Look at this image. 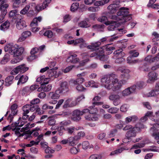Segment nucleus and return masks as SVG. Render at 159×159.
<instances>
[{"label": "nucleus", "mask_w": 159, "mask_h": 159, "mask_svg": "<svg viewBox=\"0 0 159 159\" xmlns=\"http://www.w3.org/2000/svg\"><path fill=\"white\" fill-rule=\"evenodd\" d=\"M159 94V83H156L154 87L147 94L148 97H157Z\"/></svg>", "instance_id": "8"}, {"label": "nucleus", "mask_w": 159, "mask_h": 159, "mask_svg": "<svg viewBox=\"0 0 159 159\" xmlns=\"http://www.w3.org/2000/svg\"><path fill=\"white\" fill-rule=\"evenodd\" d=\"M28 79V77L26 75H21L19 74L15 78V80H18L17 84H24L26 83Z\"/></svg>", "instance_id": "13"}, {"label": "nucleus", "mask_w": 159, "mask_h": 159, "mask_svg": "<svg viewBox=\"0 0 159 159\" xmlns=\"http://www.w3.org/2000/svg\"><path fill=\"white\" fill-rule=\"evenodd\" d=\"M85 85L86 87L97 88L98 86V84L93 80L85 82Z\"/></svg>", "instance_id": "32"}, {"label": "nucleus", "mask_w": 159, "mask_h": 159, "mask_svg": "<svg viewBox=\"0 0 159 159\" xmlns=\"http://www.w3.org/2000/svg\"><path fill=\"white\" fill-rule=\"evenodd\" d=\"M100 8L99 7H90L88 9V11L92 12H97L100 10Z\"/></svg>", "instance_id": "55"}, {"label": "nucleus", "mask_w": 159, "mask_h": 159, "mask_svg": "<svg viewBox=\"0 0 159 159\" xmlns=\"http://www.w3.org/2000/svg\"><path fill=\"white\" fill-rule=\"evenodd\" d=\"M85 81L84 79L82 77H79L75 80H72L71 83L74 84H82Z\"/></svg>", "instance_id": "37"}, {"label": "nucleus", "mask_w": 159, "mask_h": 159, "mask_svg": "<svg viewBox=\"0 0 159 159\" xmlns=\"http://www.w3.org/2000/svg\"><path fill=\"white\" fill-rule=\"evenodd\" d=\"M71 122L70 120H63L59 123V127L58 128L59 130L60 129L63 130L64 129V126H67L70 124Z\"/></svg>", "instance_id": "35"}, {"label": "nucleus", "mask_w": 159, "mask_h": 159, "mask_svg": "<svg viewBox=\"0 0 159 159\" xmlns=\"http://www.w3.org/2000/svg\"><path fill=\"white\" fill-rule=\"evenodd\" d=\"M31 34L30 31H27L24 32L21 34V36L18 39V42H21L25 40L28 37L30 36Z\"/></svg>", "instance_id": "23"}, {"label": "nucleus", "mask_w": 159, "mask_h": 159, "mask_svg": "<svg viewBox=\"0 0 159 159\" xmlns=\"http://www.w3.org/2000/svg\"><path fill=\"white\" fill-rule=\"evenodd\" d=\"M101 50H99V52L98 56V59H99L101 61H105L107 60L108 58V56H107L105 55L103 53L104 52V51L100 49Z\"/></svg>", "instance_id": "29"}, {"label": "nucleus", "mask_w": 159, "mask_h": 159, "mask_svg": "<svg viewBox=\"0 0 159 159\" xmlns=\"http://www.w3.org/2000/svg\"><path fill=\"white\" fill-rule=\"evenodd\" d=\"M153 127H152L150 128V132L151 134H152V136L154 137L153 135V132L157 134H158V133H157V132L158 131V129L157 128L159 127V124L157 123L154 124L153 125Z\"/></svg>", "instance_id": "36"}, {"label": "nucleus", "mask_w": 159, "mask_h": 159, "mask_svg": "<svg viewBox=\"0 0 159 159\" xmlns=\"http://www.w3.org/2000/svg\"><path fill=\"white\" fill-rule=\"evenodd\" d=\"M119 111V108L116 107H112L109 109L107 111L111 114H115L118 112Z\"/></svg>", "instance_id": "54"}, {"label": "nucleus", "mask_w": 159, "mask_h": 159, "mask_svg": "<svg viewBox=\"0 0 159 159\" xmlns=\"http://www.w3.org/2000/svg\"><path fill=\"white\" fill-rule=\"evenodd\" d=\"M101 82L102 86L107 89H111L113 91L115 86L118 82V79L114 74H112L103 76L101 79Z\"/></svg>", "instance_id": "2"}, {"label": "nucleus", "mask_w": 159, "mask_h": 159, "mask_svg": "<svg viewBox=\"0 0 159 159\" xmlns=\"http://www.w3.org/2000/svg\"><path fill=\"white\" fill-rule=\"evenodd\" d=\"M14 78V76L12 75L8 76L5 80L6 85L7 86H9L12 83Z\"/></svg>", "instance_id": "39"}, {"label": "nucleus", "mask_w": 159, "mask_h": 159, "mask_svg": "<svg viewBox=\"0 0 159 159\" xmlns=\"http://www.w3.org/2000/svg\"><path fill=\"white\" fill-rule=\"evenodd\" d=\"M16 28L19 30L22 29L26 26L25 21L21 18L16 19Z\"/></svg>", "instance_id": "14"}, {"label": "nucleus", "mask_w": 159, "mask_h": 159, "mask_svg": "<svg viewBox=\"0 0 159 159\" xmlns=\"http://www.w3.org/2000/svg\"><path fill=\"white\" fill-rule=\"evenodd\" d=\"M89 108L84 109L81 111V112H82V115L88 113H95L98 111L97 109L96 108H94V107L93 106L89 107Z\"/></svg>", "instance_id": "21"}, {"label": "nucleus", "mask_w": 159, "mask_h": 159, "mask_svg": "<svg viewBox=\"0 0 159 159\" xmlns=\"http://www.w3.org/2000/svg\"><path fill=\"white\" fill-rule=\"evenodd\" d=\"M85 118L86 120L92 121H97L98 119V116L95 113H89L85 116Z\"/></svg>", "instance_id": "16"}, {"label": "nucleus", "mask_w": 159, "mask_h": 159, "mask_svg": "<svg viewBox=\"0 0 159 159\" xmlns=\"http://www.w3.org/2000/svg\"><path fill=\"white\" fill-rule=\"evenodd\" d=\"M57 69V67H55V68H51L48 71L47 75L48 77L50 78L51 80L58 77V75L56 71Z\"/></svg>", "instance_id": "10"}, {"label": "nucleus", "mask_w": 159, "mask_h": 159, "mask_svg": "<svg viewBox=\"0 0 159 159\" xmlns=\"http://www.w3.org/2000/svg\"><path fill=\"white\" fill-rule=\"evenodd\" d=\"M6 52H8L11 54H13L14 57H20L24 51L23 47L18 48V45L13 43H10L7 44L4 48Z\"/></svg>", "instance_id": "3"}, {"label": "nucleus", "mask_w": 159, "mask_h": 159, "mask_svg": "<svg viewBox=\"0 0 159 159\" xmlns=\"http://www.w3.org/2000/svg\"><path fill=\"white\" fill-rule=\"evenodd\" d=\"M115 49V47H110L109 44H107L105 46V50L107 54H110L112 52V51Z\"/></svg>", "instance_id": "42"}, {"label": "nucleus", "mask_w": 159, "mask_h": 159, "mask_svg": "<svg viewBox=\"0 0 159 159\" xmlns=\"http://www.w3.org/2000/svg\"><path fill=\"white\" fill-rule=\"evenodd\" d=\"M126 61L127 63L130 65H134L142 62V61L139 59H132V58H131V57H128L126 59Z\"/></svg>", "instance_id": "28"}, {"label": "nucleus", "mask_w": 159, "mask_h": 159, "mask_svg": "<svg viewBox=\"0 0 159 159\" xmlns=\"http://www.w3.org/2000/svg\"><path fill=\"white\" fill-rule=\"evenodd\" d=\"M82 112L79 110L74 111L73 113L72 119L74 121H78L81 119L80 116L82 115Z\"/></svg>", "instance_id": "18"}, {"label": "nucleus", "mask_w": 159, "mask_h": 159, "mask_svg": "<svg viewBox=\"0 0 159 159\" xmlns=\"http://www.w3.org/2000/svg\"><path fill=\"white\" fill-rule=\"evenodd\" d=\"M77 57V55L76 54L71 55L67 58L66 60L67 62L73 63H77L80 60Z\"/></svg>", "instance_id": "19"}, {"label": "nucleus", "mask_w": 159, "mask_h": 159, "mask_svg": "<svg viewBox=\"0 0 159 159\" xmlns=\"http://www.w3.org/2000/svg\"><path fill=\"white\" fill-rule=\"evenodd\" d=\"M139 125L138 126V128H134V129L129 130L127 132L126 134V137L128 139H131L132 137H135L136 136V129L139 130L144 128L143 126L141 124H139Z\"/></svg>", "instance_id": "6"}, {"label": "nucleus", "mask_w": 159, "mask_h": 159, "mask_svg": "<svg viewBox=\"0 0 159 159\" xmlns=\"http://www.w3.org/2000/svg\"><path fill=\"white\" fill-rule=\"evenodd\" d=\"M129 53L130 54V55L128 57H131V58H132L133 57H137L139 55V52H136L134 50L129 51Z\"/></svg>", "instance_id": "48"}, {"label": "nucleus", "mask_w": 159, "mask_h": 159, "mask_svg": "<svg viewBox=\"0 0 159 159\" xmlns=\"http://www.w3.org/2000/svg\"><path fill=\"white\" fill-rule=\"evenodd\" d=\"M112 59L114 60V62L116 64H120L125 61L124 58L125 53L123 52L122 49H119L115 51L113 53Z\"/></svg>", "instance_id": "4"}, {"label": "nucleus", "mask_w": 159, "mask_h": 159, "mask_svg": "<svg viewBox=\"0 0 159 159\" xmlns=\"http://www.w3.org/2000/svg\"><path fill=\"white\" fill-rule=\"evenodd\" d=\"M139 124L136 125V126L133 127L130 125H126L123 128V130H131L132 129H134V128H138V126L139 125Z\"/></svg>", "instance_id": "43"}, {"label": "nucleus", "mask_w": 159, "mask_h": 159, "mask_svg": "<svg viewBox=\"0 0 159 159\" xmlns=\"http://www.w3.org/2000/svg\"><path fill=\"white\" fill-rule=\"evenodd\" d=\"M39 51L38 48H33L30 52L31 55L30 57V59L31 60H33L37 57V56L35 54L37 53Z\"/></svg>", "instance_id": "27"}, {"label": "nucleus", "mask_w": 159, "mask_h": 159, "mask_svg": "<svg viewBox=\"0 0 159 159\" xmlns=\"http://www.w3.org/2000/svg\"><path fill=\"white\" fill-rule=\"evenodd\" d=\"M85 133L84 132L81 131L78 133L77 135L75 136V137L78 140L80 139L85 135Z\"/></svg>", "instance_id": "58"}, {"label": "nucleus", "mask_w": 159, "mask_h": 159, "mask_svg": "<svg viewBox=\"0 0 159 159\" xmlns=\"http://www.w3.org/2000/svg\"><path fill=\"white\" fill-rule=\"evenodd\" d=\"M119 70L121 73L125 74H122L121 75V78H125L127 80L129 79L130 76L129 73L130 72V71L129 69L120 68L119 69Z\"/></svg>", "instance_id": "15"}, {"label": "nucleus", "mask_w": 159, "mask_h": 159, "mask_svg": "<svg viewBox=\"0 0 159 159\" xmlns=\"http://www.w3.org/2000/svg\"><path fill=\"white\" fill-rule=\"evenodd\" d=\"M70 151L72 154H76L80 151V150L76 147H72L70 149Z\"/></svg>", "instance_id": "52"}, {"label": "nucleus", "mask_w": 159, "mask_h": 159, "mask_svg": "<svg viewBox=\"0 0 159 159\" xmlns=\"http://www.w3.org/2000/svg\"><path fill=\"white\" fill-rule=\"evenodd\" d=\"M129 106L128 105L124 104L122 105L120 107V111L123 112H126L128 110Z\"/></svg>", "instance_id": "50"}, {"label": "nucleus", "mask_w": 159, "mask_h": 159, "mask_svg": "<svg viewBox=\"0 0 159 159\" xmlns=\"http://www.w3.org/2000/svg\"><path fill=\"white\" fill-rule=\"evenodd\" d=\"M82 148L84 149H86L88 148H93L92 145H90L88 141H84L82 143Z\"/></svg>", "instance_id": "44"}, {"label": "nucleus", "mask_w": 159, "mask_h": 159, "mask_svg": "<svg viewBox=\"0 0 159 159\" xmlns=\"http://www.w3.org/2000/svg\"><path fill=\"white\" fill-rule=\"evenodd\" d=\"M17 105L16 104H13L11 106V114H10L8 117V120L11 122L13 118V116L16 115L17 113Z\"/></svg>", "instance_id": "12"}, {"label": "nucleus", "mask_w": 159, "mask_h": 159, "mask_svg": "<svg viewBox=\"0 0 159 159\" xmlns=\"http://www.w3.org/2000/svg\"><path fill=\"white\" fill-rule=\"evenodd\" d=\"M8 7V4L7 3V0H0V11H4L6 13V9Z\"/></svg>", "instance_id": "17"}, {"label": "nucleus", "mask_w": 159, "mask_h": 159, "mask_svg": "<svg viewBox=\"0 0 159 159\" xmlns=\"http://www.w3.org/2000/svg\"><path fill=\"white\" fill-rule=\"evenodd\" d=\"M104 26V25H95L93 26V28L94 29L97 30L99 31H103Z\"/></svg>", "instance_id": "53"}, {"label": "nucleus", "mask_w": 159, "mask_h": 159, "mask_svg": "<svg viewBox=\"0 0 159 159\" xmlns=\"http://www.w3.org/2000/svg\"><path fill=\"white\" fill-rule=\"evenodd\" d=\"M28 67H26L25 64L20 65L13 69L11 72V74L15 75L17 74L19 72L23 73L28 70Z\"/></svg>", "instance_id": "5"}, {"label": "nucleus", "mask_w": 159, "mask_h": 159, "mask_svg": "<svg viewBox=\"0 0 159 159\" xmlns=\"http://www.w3.org/2000/svg\"><path fill=\"white\" fill-rule=\"evenodd\" d=\"M30 104H27L24 106L22 108L23 113L25 114H28L30 112Z\"/></svg>", "instance_id": "46"}, {"label": "nucleus", "mask_w": 159, "mask_h": 159, "mask_svg": "<svg viewBox=\"0 0 159 159\" xmlns=\"http://www.w3.org/2000/svg\"><path fill=\"white\" fill-rule=\"evenodd\" d=\"M42 17L41 16H39L34 18L30 24L31 26H37L38 23L42 21Z\"/></svg>", "instance_id": "30"}, {"label": "nucleus", "mask_w": 159, "mask_h": 159, "mask_svg": "<svg viewBox=\"0 0 159 159\" xmlns=\"http://www.w3.org/2000/svg\"><path fill=\"white\" fill-rule=\"evenodd\" d=\"M46 5H44L43 3L42 4L37 5L35 7V10L37 11H39L46 8Z\"/></svg>", "instance_id": "47"}, {"label": "nucleus", "mask_w": 159, "mask_h": 159, "mask_svg": "<svg viewBox=\"0 0 159 159\" xmlns=\"http://www.w3.org/2000/svg\"><path fill=\"white\" fill-rule=\"evenodd\" d=\"M57 90L60 93L68 92L69 91V87L66 81L61 82L60 87Z\"/></svg>", "instance_id": "11"}, {"label": "nucleus", "mask_w": 159, "mask_h": 159, "mask_svg": "<svg viewBox=\"0 0 159 159\" xmlns=\"http://www.w3.org/2000/svg\"><path fill=\"white\" fill-rule=\"evenodd\" d=\"M10 23L9 21H7L1 25L0 29L1 30L4 31L8 29Z\"/></svg>", "instance_id": "34"}, {"label": "nucleus", "mask_w": 159, "mask_h": 159, "mask_svg": "<svg viewBox=\"0 0 159 159\" xmlns=\"http://www.w3.org/2000/svg\"><path fill=\"white\" fill-rule=\"evenodd\" d=\"M18 125V124L17 123H15V128L14 129H13L12 131H14L15 134L16 135L18 136H23V134H20V132H21L22 131H23L22 129H21L22 130H20V128L17 127V126Z\"/></svg>", "instance_id": "33"}, {"label": "nucleus", "mask_w": 159, "mask_h": 159, "mask_svg": "<svg viewBox=\"0 0 159 159\" xmlns=\"http://www.w3.org/2000/svg\"><path fill=\"white\" fill-rule=\"evenodd\" d=\"M30 6L27 5L20 11V13L21 14H25L27 13L30 9Z\"/></svg>", "instance_id": "63"}, {"label": "nucleus", "mask_w": 159, "mask_h": 159, "mask_svg": "<svg viewBox=\"0 0 159 159\" xmlns=\"http://www.w3.org/2000/svg\"><path fill=\"white\" fill-rule=\"evenodd\" d=\"M123 150V148H121L111 152L110 154V155L113 156L117 155L121 153Z\"/></svg>", "instance_id": "49"}, {"label": "nucleus", "mask_w": 159, "mask_h": 159, "mask_svg": "<svg viewBox=\"0 0 159 159\" xmlns=\"http://www.w3.org/2000/svg\"><path fill=\"white\" fill-rule=\"evenodd\" d=\"M68 143L69 145L74 146L77 143V140L74 137H71L68 138Z\"/></svg>", "instance_id": "31"}, {"label": "nucleus", "mask_w": 159, "mask_h": 159, "mask_svg": "<svg viewBox=\"0 0 159 159\" xmlns=\"http://www.w3.org/2000/svg\"><path fill=\"white\" fill-rule=\"evenodd\" d=\"M15 123H12L11 125H8L6 127H4L2 129L3 131H4L7 129L8 130H10L11 129L12 130L13 129H14L15 128Z\"/></svg>", "instance_id": "62"}, {"label": "nucleus", "mask_w": 159, "mask_h": 159, "mask_svg": "<svg viewBox=\"0 0 159 159\" xmlns=\"http://www.w3.org/2000/svg\"><path fill=\"white\" fill-rule=\"evenodd\" d=\"M158 74L154 71L149 72L148 75V79L147 82L148 84H152L158 79Z\"/></svg>", "instance_id": "7"}, {"label": "nucleus", "mask_w": 159, "mask_h": 159, "mask_svg": "<svg viewBox=\"0 0 159 159\" xmlns=\"http://www.w3.org/2000/svg\"><path fill=\"white\" fill-rule=\"evenodd\" d=\"M136 86L134 85L131 87L126 89L122 92V95L123 97H126L135 92Z\"/></svg>", "instance_id": "9"}, {"label": "nucleus", "mask_w": 159, "mask_h": 159, "mask_svg": "<svg viewBox=\"0 0 159 159\" xmlns=\"http://www.w3.org/2000/svg\"><path fill=\"white\" fill-rule=\"evenodd\" d=\"M159 60V58L157 57H152L151 55H148L144 59L145 61L147 62L151 63L156 61H157Z\"/></svg>", "instance_id": "26"}, {"label": "nucleus", "mask_w": 159, "mask_h": 159, "mask_svg": "<svg viewBox=\"0 0 159 159\" xmlns=\"http://www.w3.org/2000/svg\"><path fill=\"white\" fill-rule=\"evenodd\" d=\"M77 85L76 87V89L79 91H84L86 90V89L81 84H76Z\"/></svg>", "instance_id": "64"}, {"label": "nucleus", "mask_w": 159, "mask_h": 159, "mask_svg": "<svg viewBox=\"0 0 159 159\" xmlns=\"http://www.w3.org/2000/svg\"><path fill=\"white\" fill-rule=\"evenodd\" d=\"M109 2V0H102L96 1L94 4L95 6L99 7L103 6L108 3Z\"/></svg>", "instance_id": "38"}, {"label": "nucleus", "mask_w": 159, "mask_h": 159, "mask_svg": "<svg viewBox=\"0 0 159 159\" xmlns=\"http://www.w3.org/2000/svg\"><path fill=\"white\" fill-rule=\"evenodd\" d=\"M79 25L80 27L82 28H87L89 26V25L85 21H81L79 24Z\"/></svg>", "instance_id": "56"}, {"label": "nucleus", "mask_w": 159, "mask_h": 159, "mask_svg": "<svg viewBox=\"0 0 159 159\" xmlns=\"http://www.w3.org/2000/svg\"><path fill=\"white\" fill-rule=\"evenodd\" d=\"M79 7V4L78 2L73 3L70 7V11H75L78 9Z\"/></svg>", "instance_id": "41"}, {"label": "nucleus", "mask_w": 159, "mask_h": 159, "mask_svg": "<svg viewBox=\"0 0 159 159\" xmlns=\"http://www.w3.org/2000/svg\"><path fill=\"white\" fill-rule=\"evenodd\" d=\"M43 35L48 38H51L53 36V33L51 30H47L44 33Z\"/></svg>", "instance_id": "61"}, {"label": "nucleus", "mask_w": 159, "mask_h": 159, "mask_svg": "<svg viewBox=\"0 0 159 159\" xmlns=\"http://www.w3.org/2000/svg\"><path fill=\"white\" fill-rule=\"evenodd\" d=\"M153 112L152 111H148L145 114V116L141 118V120L142 122H144L147 120L148 117H151L152 116Z\"/></svg>", "instance_id": "40"}, {"label": "nucleus", "mask_w": 159, "mask_h": 159, "mask_svg": "<svg viewBox=\"0 0 159 159\" xmlns=\"http://www.w3.org/2000/svg\"><path fill=\"white\" fill-rule=\"evenodd\" d=\"M10 59V56L8 54H6L3 57V59L1 61L2 64H5Z\"/></svg>", "instance_id": "45"}, {"label": "nucleus", "mask_w": 159, "mask_h": 159, "mask_svg": "<svg viewBox=\"0 0 159 159\" xmlns=\"http://www.w3.org/2000/svg\"><path fill=\"white\" fill-rule=\"evenodd\" d=\"M124 79L120 80L119 81L118 80V82L116 83V84L115 85L114 88L113 90L115 91L118 90L121 88L122 85L125 84L127 82L126 79L124 78Z\"/></svg>", "instance_id": "20"}, {"label": "nucleus", "mask_w": 159, "mask_h": 159, "mask_svg": "<svg viewBox=\"0 0 159 159\" xmlns=\"http://www.w3.org/2000/svg\"><path fill=\"white\" fill-rule=\"evenodd\" d=\"M127 8L122 7L117 12V15H113L111 17V19L115 20V21H107L105 22V24L109 25L107 27L109 31L114 30L116 26V24L119 25L124 24L125 22L130 20L132 19L130 15H129V12Z\"/></svg>", "instance_id": "1"}, {"label": "nucleus", "mask_w": 159, "mask_h": 159, "mask_svg": "<svg viewBox=\"0 0 159 159\" xmlns=\"http://www.w3.org/2000/svg\"><path fill=\"white\" fill-rule=\"evenodd\" d=\"M152 36L153 37L152 39L153 42H155L159 40V34L157 32H153L152 34Z\"/></svg>", "instance_id": "51"}, {"label": "nucleus", "mask_w": 159, "mask_h": 159, "mask_svg": "<svg viewBox=\"0 0 159 159\" xmlns=\"http://www.w3.org/2000/svg\"><path fill=\"white\" fill-rule=\"evenodd\" d=\"M107 9L109 13L113 14L117 11L118 9V6L116 4H112L108 6Z\"/></svg>", "instance_id": "25"}, {"label": "nucleus", "mask_w": 159, "mask_h": 159, "mask_svg": "<svg viewBox=\"0 0 159 159\" xmlns=\"http://www.w3.org/2000/svg\"><path fill=\"white\" fill-rule=\"evenodd\" d=\"M59 92L57 89L55 92H51L49 93L48 96L49 98L52 99H58L59 97Z\"/></svg>", "instance_id": "22"}, {"label": "nucleus", "mask_w": 159, "mask_h": 159, "mask_svg": "<svg viewBox=\"0 0 159 159\" xmlns=\"http://www.w3.org/2000/svg\"><path fill=\"white\" fill-rule=\"evenodd\" d=\"M120 97V96L118 94H112L109 96V98L110 100L113 101Z\"/></svg>", "instance_id": "57"}, {"label": "nucleus", "mask_w": 159, "mask_h": 159, "mask_svg": "<svg viewBox=\"0 0 159 159\" xmlns=\"http://www.w3.org/2000/svg\"><path fill=\"white\" fill-rule=\"evenodd\" d=\"M138 119V117L135 116L133 115L126 117L125 119V122L128 124L131 122H135Z\"/></svg>", "instance_id": "24"}, {"label": "nucleus", "mask_w": 159, "mask_h": 159, "mask_svg": "<svg viewBox=\"0 0 159 159\" xmlns=\"http://www.w3.org/2000/svg\"><path fill=\"white\" fill-rule=\"evenodd\" d=\"M34 124L33 123L30 125L29 123L27 124L26 125H25V127L22 128V129L24 131H25L28 130L29 128H31L34 126Z\"/></svg>", "instance_id": "59"}, {"label": "nucleus", "mask_w": 159, "mask_h": 159, "mask_svg": "<svg viewBox=\"0 0 159 159\" xmlns=\"http://www.w3.org/2000/svg\"><path fill=\"white\" fill-rule=\"evenodd\" d=\"M15 58L13 59L11 61V64H16L20 62L21 60V59L20 57H14Z\"/></svg>", "instance_id": "60"}]
</instances>
